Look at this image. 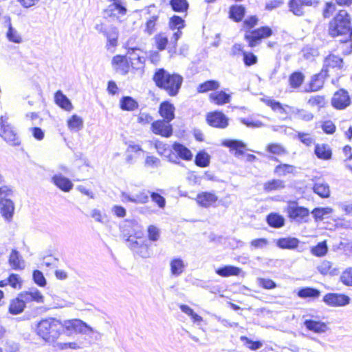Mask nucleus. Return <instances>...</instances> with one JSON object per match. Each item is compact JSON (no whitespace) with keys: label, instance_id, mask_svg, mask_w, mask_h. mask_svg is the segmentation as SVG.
Returning a JSON list of instances; mask_svg holds the SVG:
<instances>
[{"label":"nucleus","instance_id":"79ce46f5","mask_svg":"<svg viewBox=\"0 0 352 352\" xmlns=\"http://www.w3.org/2000/svg\"><path fill=\"white\" fill-rule=\"evenodd\" d=\"M313 190L315 193L323 198L328 197L330 195L329 186L326 183H316L313 187Z\"/></svg>","mask_w":352,"mask_h":352},{"label":"nucleus","instance_id":"2eb2a0df","mask_svg":"<svg viewBox=\"0 0 352 352\" xmlns=\"http://www.w3.org/2000/svg\"><path fill=\"white\" fill-rule=\"evenodd\" d=\"M53 184L64 192H69L74 185L72 182L61 174L54 175L52 178Z\"/></svg>","mask_w":352,"mask_h":352},{"label":"nucleus","instance_id":"7c9ffc66","mask_svg":"<svg viewBox=\"0 0 352 352\" xmlns=\"http://www.w3.org/2000/svg\"><path fill=\"white\" fill-rule=\"evenodd\" d=\"M241 270L233 265H225L216 270V273L222 277H228L230 276H238Z\"/></svg>","mask_w":352,"mask_h":352},{"label":"nucleus","instance_id":"680f3d73","mask_svg":"<svg viewBox=\"0 0 352 352\" xmlns=\"http://www.w3.org/2000/svg\"><path fill=\"white\" fill-rule=\"evenodd\" d=\"M258 284L263 287L264 289H271L276 287V284L274 281L271 279L264 278H258L257 279Z\"/></svg>","mask_w":352,"mask_h":352},{"label":"nucleus","instance_id":"423d86ee","mask_svg":"<svg viewBox=\"0 0 352 352\" xmlns=\"http://www.w3.org/2000/svg\"><path fill=\"white\" fill-rule=\"evenodd\" d=\"M206 120L208 124L212 127L225 129L228 126V118L221 111H214L208 113Z\"/></svg>","mask_w":352,"mask_h":352},{"label":"nucleus","instance_id":"2f4dec72","mask_svg":"<svg viewBox=\"0 0 352 352\" xmlns=\"http://www.w3.org/2000/svg\"><path fill=\"white\" fill-rule=\"evenodd\" d=\"M170 272L173 276L181 275L186 267L184 261L180 258H175L170 263Z\"/></svg>","mask_w":352,"mask_h":352},{"label":"nucleus","instance_id":"a18cd8bd","mask_svg":"<svg viewBox=\"0 0 352 352\" xmlns=\"http://www.w3.org/2000/svg\"><path fill=\"white\" fill-rule=\"evenodd\" d=\"M170 5L175 12H184L188 8V3L186 0H170Z\"/></svg>","mask_w":352,"mask_h":352},{"label":"nucleus","instance_id":"4c0bfd02","mask_svg":"<svg viewBox=\"0 0 352 352\" xmlns=\"http://www.w3.org/2000/svg\"><path fill=\"white\" fill-rule=\"evenodd\" d=\"M245 12V8L241 5L232 6L230 8V17L236 22L241 21Z\"/></svg>","mask_w":352,"mask_h":352},{"label":"nucleus","instance_id":"bb28decb","mask_svg":"<svg viewBox=\"0 0 352 352\" xmlns=\"http://www.w3.org/2000/svg\"><path fill=\"white\" fill-rule=\"evenodd\" d=\"M299 242L295 237H284L278 239L276 245L281 249H295L298 246Z\"/></svg>","mask_w":352,"mask_h":352},{"label":"nucleus","instance_id":"5701e85b","mask_svg":"<svg viewBox=\"0 0 352 352\" xmlns=\"http://www.w3.org/2000/svg\"><path fill=\"white\" fill-rule=\"evenodd\" d=\"M218 199L217 196H216L214 193L204 192L200 193L197 197V203L203 206V207H209L214 203H215Z\"/></svg>","mask_w":352,"mask_h":352},{"label":"nucleus","instance_id":"6e6552de","mask_svg":"<svg viewBox=\"0 0 352 352\" xmlns=\"http://www.w3.org/2000/svg\"><path fill=\"white\" fill-rule=\"evenodd\" d=\"M150 192L142 190L138 193L131 195L125 192H122L121 199L122 202H132L135 204H144L148 201Z\"/></svg>","mask_w":352,"mask_h":352},{"label":"nucleus","instance_id":"39448f33","mask_svg":"<svg viewBox=\"0 0 352 352\" xmlns=\"http://www.w3.org/2000/svg\"><path fill=\"white\" fill-rule=\"evenodd\" d=\"M272 34V30L267 26L261 27L252 31L247 32L245 34V39L248 41L250 47L258 45L261 40L267 38Z\"/></svg>","mask_w":352,"mask_h":352},{"label":"nucleus","instance_id":"a211bd4d","mask_svg":"<svg viewBox=\"0 0 352 352\" xmlns=\"http://www.w3.org/2000/svg\"><path fill=\"white\" fill-rule=\"evenodd\" d=\"M159 113L164 120L170 122L175 118V107L169 102H163L160 106Z\"/></svg>","mask_w":352,"mask_h":352},{"label":"nucleus","instance_id":"ea45409f","mask_svg":"<svg viewBox=\"0 0 352 352\" xmlns=\"http://www.w3.org/2000/svg\"><path fill=\"white\" fill-rule=\"evenodd\" d=\"M315 154L322 160H329L331 157V151L329 146L325 144H316L315 147Z\"/></svg>","mask_w":352,"mask_h":352},{"label":"nucleus","instance_id":"9d476101","mask_svg":"<svg viewBox=\"0 0 352 352\" xmlns=\"http://www.w3.org/2000/svg\"><path fill=\"white\" fill-rule=\"evenodd\" d=\"M323 301L330 306H345L349 303L350 298L344 294L329 293L324 296Z\"/></svg>","mask_w":352,"mask_h":352},{"label":"nucleus","instance_id":"09e8293b","mask_svg":"<svg viewBox=\"0 0 352 352\" xmlns=\"http://www.w3.org/2000/svg\"><path fill=\"white\" fill-rule=\"evenodd\" d=\"M328 250V247L327 245V242L323 241L322 242L318 243L316 246L312 247L311 249V252L313 255L316 256H324Z\"/></svg>","mask_w":352,"mask_h":352},{"label":"nucleus","instance_id":"b1692460","mask_svg":"<svg viewBox=\"0 0 352 352\" xmlns=\"http://www.w3.org/2000/svg\"><path fill=\"white\" fill-rule=\"evenodd\" d=\"M54 101L57 105L65 111H69L73 109L71 101L60 90L55 93Z\"/></svg>","mask_w":352,"mask_h":352},{"label":"nucleus","instance_id":"c9c22d12","mask_svg":"<svg viewBox=\"0 0 352 352\" xmlns=\"http://www.w3.org/2000/svg\"><path fill=\"white\" fill-rule=\"evenodd\" d=\"M266 221L270 226L275 228H280L285 224L283 217L277 213H270L268 214Z\"/></svg>","mask_w":352,"mask_h":352},{"label":"nucleus","instance_id":"6ab92c4d","mask_svg":"<svg viewBox=\"0 0 352 352\" xmlns=\"http://www.w3.org/2000/svg\"><path fill=\"white\" fill-rule=\"evenodd\" d=\"M104 36L107 38V47L109 49L110 47H115L118 45V39L119 32L116 26H108Z\"/></svg>","mask_w":352,"mask_h":352},{"label":"nucleus","instance_id":"58836bf2","mask_svg":"<svg viewBox=\"0 0 352 352\" xmlns=\"http://www.w3.org/2000/svg\"><path fill=\"white\" fill-rule=\"evenodd\" d=\"M309 3H305L304 0H291L289 2V8L294 14L302 16L304 14V6H310Z\"/></svg>","mask_w":352,"mask_h":352},{"label":"nucleus","instance_id":"e2e57ef3","mask_svg":"<svg viewBox=\"0 0 352 352\" xmlns=\"http://www.w3.org/2000/svg\"><path fill=\"white\" fill-rule=\"evenodd\" d=\"M12 195V190L8 186L0 187V202L4 200L11 199L10 197Z\"/></svg>","mask_w":352,"mask_h":352},{"label":"nucleus","instance_id":"473e14b6","mask_svg":"<svg viewBox=\"0 0 352 352\" xmlns=\"http://www.w3.org/2000/svg\"><path fill=\"white\" fill-rule=\"evenodd\" d=\"M173 148L182 160H191L192 157L191 151L183 144L175 142L173 145Z\"/></svg>","mask_w":352,"mask_h":352},{"label":"nucleus","instance_id":"69168bd1","mask_svg":"<svg viewBox=\"0 0 352 352\" xmlns=\"http://www.w3.org/2000/svg\"><path fill=\"white\" fill-rule=\"evenodd\" d=\"M243 61L246 66H251L257 63V57L253 53L243 52Z\"/></svg>","mask_w":352,"mask_h":352},{"label":"nucleus","instance_id":"5fc2aeb1","mask_svg":"<svg viewBox=\"0 0 352 352\" xmlns=\"http://www.w3.org/2000/svg\"><path fill=\"white\" fill-rule=\"evenodd\" d=\"M169 26L172 30H181L184 27V21L182 17L174 15L170 19Z\"/></svg>","mask_w":352,"mask_h":352},{"label":"nucleus","instance_id":"603ef678","mask_svg":"<svg viewBox=\"0 0 352 352\" xmlns=\"http://www.w3.org/2000/svg\"><path fill=\"white\" fill-rule=\"evenodd\" d=\"M332 209L331 208H316L312 211V214L316 221H321L325 215L331 213Z\"/></svg>","mask_w":352,"mask_h":352},{"label":"nucleus","instance_id":"c85d7f7f","mask_svg":"<svg viewBox=\"0 0 352 352\" xmlns=\"http://www.w3.org/2000/svg\"><path fill=\"white\" fill-rule=\"evenodd\" d=\"M291 116L305 122L311 121L314 118V114L305 109L294 107L290 109Z\"/></svg>","mask_w":352,"mask_h":352},{"label":"nucleus","instance_id":"a878e982","mask_svg":"<svg viewBox=\"0 0 352 352\" xmlns=\"http://www.w3.org/2000/svg\"><path fill=\"white\" fill-rule=\"evenodd\" d=\"M297 295L302 299L309 298L314 300L320 296V292L318 289L307 287L300 289L297 292Z\"/></svg>","mask_w":352,"mask_h":352},{"label":"nucleus","instance_id":"37998d69","mask_svg":"<svg viewBox=\"0 0 352 352\" xmlns=\"http://www.w3.org/2000/svg\"><path fill=\"white\" fill-rule=\"evenodd\" d=\"M210 155L205 151H199L195 156V163L199 167H206L210 164Z\"/></svg>","mask_w":352,"mask_h":352},{"label":"nucleus","instance_id":"0e129e2a","mask_svg":"<svg viewBox=\"0 0 352 352\" xmlns=\"http://www.w3.org/2000/svg\"><path fill=\"white\" fill-rule=\"evenodd\" d=\"M7 279L8 284L13 288L20 289L21 287V280L17 274H12Z\"/></svg>","mask_w":352,"mask_h":352},{"label":"nucleus","instance_id":"052dcab7","mask_svg":"<svg viewBox=\"0 0 352 352\" xmlns=\"http://www.w3.org/2000/svg\"><path fill=\"white\" fill-rule=\"evenodd\" d=\"M267 150L273 154L275 155H283L286 153L285 149L279 144H270L267 146Z\"/></svg>","mask_w":352,"mask_h":352},{"label":"nucleus","instance_id":"4468645a","mask_svg":"<svg viewBox=\"0 0 352 352\" xmlns=\"http://www.w3.org/2000/svg\"><path fill=\"white\" fill-rule=\"evenodd\" d=\"M303 324L309 331L316 333H323L329 329L327 324L320 320L307 319Z\"/></svg>","mask_w":352,"mask_h":352},{"label":"nucleus","instance_id":"e433bc0d","mask_svg":"<svg viewBox=\"0 0 352 352\" xmlns=\"http://www.w3.org/2000/svg\"><path fill=\"white\" fill-rule=\"evenodd\" d=\"M25 307L24 303L18 295L16 298L10 301L9 312L12 315H17L22 313Z\"/></svg>","mask_w":352,"mask_h":352},{"label":"nucleus","instance_id":"f8f14e48","mask_svg":"<svg viewBox=\"0 0 352 352\" xmlns=\"http://www.w3.org/2000/svg\"><path fill=\"white\" fill-rule=\"evenodd\" d=\"M14 210V204L12 199L0 202V214L6 222L10 223L12 221Z\"/></svg>","mask_w":352,"mask_h":352},{"label":"nucleus","instance_id":"774afa93","mask_svg":"<svg viewBox=\"0 0 352 352\" xmlns=\"http://www.w3.org/2000/svg\"><path fill=\"white\" fill-rule=\"evenodd\" d=\"M151 198L152 201L157 204L160 208H163L166 205V199L164 197L157 192H151Z\"/></svg>","mask_w":352,"mask_h":352},{"label":"nucleus","instance_id":"4d7b16f0","mask_svg":"<svg viewBox=\"0 0 352 352\" xmlns=\"http://www.w3.org/2000/svg\"><path fill=\"white\" fill-rule=\"evenodd\" d=\"M34 282L39 287H45L47 284L45 278L43 274L39 270H34L33 272Z\"/></svg>","mask_w":352,"mask_h":352},{"label":"nucleus","instance_id":"412c9836","mask_svg":"<svg viewBox=\"0 0 352 352\" xmlns=\"http://www.w3.org/2000/svg\"><path fill=\"white\" fill-rule=\"evenodd\" d=\"M328 76L325 70L321 72L312 77L309 84V89L307 91H316L321 89L324 84V78Z\"/></svg>","mask_w":352,"mask_h":352},{"label":"nucleus","instance_id":"c03bdc74","mask_svg":"<svg viewBox=\"0 0 352 352\" xmlns=\"http://www.w3.org/2000/svg\"><path fill=\"white\" fill-rule=\"evenodd\" d=\"M69 129L78 131L83 127L82 119L77 115H73L67 121Z\"/></svg>","mask_w":352,"mask_h":352},{"label":"nucleus","instance_id":"13d9d810","mask_svg":"<svg viewBox=\"0 0 352 352\" xmlns=\"http://www.w3.org/2000/svg\"><path fill=\"white\" fill-rule=\"evenodd\" d=\"M241 122L250 128H261L265 126L262 122L252 118H241Z\"/></svg>","mask_w":352,"mask_h":352},{"label":"nucleus","instance_id":"cd10ccee","mask_svg":"<svg viewBox=\"0 0 352 352\" xmlns=\"http://www.w3.org/2000/svg\"><path fill=\"white\" fill-rule=\"evenodd\" d=\"M6 21L8 22V28L6 32V38L10 42L14 43H21L23 41L22 37L18 31L12 26L10 18L9 16L6 18Z\"/></svg>","mask_w":352,"mask_h":352},{"label":"nucleus","instance_id":"0eeeda50","mask_svg":"<svg viewBox=\"0 0 352 352\" xmlns=\"http://www.w3.org/2000/svg\"><path fill=\"white\" fill-rule=\"evenodd\" d=\"M151 131L153 133L165 138H169L173 134V127L170 122L159 120L151 124Z\"/></svg>","mask_w":352,"mask_h":352},{"label":"nucleus","instance_id":"49530a36","mask_svg":"<svg viewBox=\"0 0 352 352\" xmlns=\"http://www.w3.org/2000/svg\"><path fill=\"white\" fill-rule=\"evenodd\" d=\"M305 76L300 72H295L289 76V84L293 88L299 87L303 82Z\"/></svg>","mask_w":352,"mask_h":352},{"label":"nucleus","instance_id":"393cba45","mask_svg":"<svg viewBox=\"0 0 352 352\" xmlns=\"http://www.w3.org/2000/svg\"><path fill=\"white\" fill-rule=\"evenodd\" d=\"M9 263L15 270H23L25 267L24 261L16 250H12L9 257Z\"/></svg>","mask_w":352,"mask_h":352},{"label":"nucleus","instance_id":"9b49d317","mask_svg":"<svg viewBox=\"0 0 352 352\" xmlns=\"http://www.w3.org/2000/svg\"><path fill=\"white\" fill-rule=\"evenodd\" d=\"M288 216L290 219L298 222L307 221L309 216V210L305 207L298 206H290L287 208Z\"/></svg>","mask_w":352,"mask_h":352},{"label":"nucleus","instance_id":"3c124183","mask_svg":"<svg viewBox=\"0 0 352 352\" xmlns=\"http://www.w3.org/2000/svg\"><path fill=\"white\" fill-rule=\"evenodd\" d=\"M294 170V166L287 164H281L276 166L274 173L278 175H286L287 174L292 173Z\"/></svg>","mask_w":352,"mask_h":352},{"label":"nucleus","instance_id":"dca6fc26","mask_svg":"<svg viewBox=\"0 0 352 352\" xmlns=\"http://www.w3.org/2000/svg\"><path fill=\"white\" fill-rule=\"evenodd\" d=\"M342 63L343 61L340 57L334 54H329L324 60L323 67L322 70H325L327 74H328L330 69H340L342 67Z\"/></svg>","mask_w":352,"mask_h":352},{"label":"nucleus","instance_id":"864d4df0","mask_svg":"<svg viewBox=\"0 0 352 352\" xmlns=\"http://www.w3.org/2000/svg\"><path fill=\"white\" fill-rule=\"evenodd\" d=\"M307 103L311 107H317L318 109L323 107L326 104V100L324 97L322 96H311L309 100Z\"/></svg>","mask_w":352,"mask_h":352},{"label":"nucleus","instance_id":"de8ad7c7","mask_svg":"<svg viewBox=\"0 0 352 352\" xmlns=\"http://www.w3.org/2000/svg\"><path fill=\"white\" fill-rule=\"evenodd\" d=\"M159 16L157 15L151 16L146 22L144 32L151 35L156 31Z\"/></svg>","mask_w":352,"mask_h":352},{"label":"nucleus","instance_id":"4be33fe9","mask_svg":"<svg viewBox=\"0 0 352 352\" xmlns=\"http://www.w3.org/2000/svg\"><path fill=\"white\" fill-rule=\"evenodd\" d=\"M112 65L118 72L122 74H126L129 72V64L124 56H115L112 59Z\"/></svg>","mask_w":352,"mask_h":352},{"label":"nucleus","instance_id":"f03ea898","mask_svg":"<svg viewBox=\"0 0 352 352\" xmlns=\"http://www.w3.org/2000/svg\"><path fill=\"white\" fill-rule=\"evenodd\" d=\"M153 80L155 85L163 89L170 96H176L183 83V77L176 73H170L163 68L157 69Z\"/></svg>","mask_w":352,"mask_h":352},{"label":"nucleus","instance_id":"72a5a7b5","mask_svg":"<svg viewBox=\"0 0 352 352\" xmlns=\"http://www.w3.org/2000/svg\"><path fill=\"white\" fill-rule=\"evenodd\" d=\"M120 105L124 111H134L139 107L138 102L131 96H123L120 99Z\"/></svg>","mask_w":352,"mask_h":352},{"label":"nucleus","instance_id":"f257e3e1","mask_svg":"<svg viewBox=\"0 0 352 352\" xmlns=\"http://www.w3.org/2000/svg\"><path fill=\"white\" fill-rule=\"evenodd\" d=\"M65 327L76 331L89 335L95 332L94 329L79 319H74L62 323L54 318H47L41 320L36 324V334L48 343H54L64 332Z\"/></svg>","mask_w":352,"mask_h":352},{"label":"nucleus","instance_id":"f3484780","mask_svg":"<svg viewBox=\"0 0 352 352\" xmlns=\"http://www.w3.org/2000/svg\"><path fill=\"white\" fill-rule=\"evenodd\" d=\"M136 51H140L137 47H128V54L131 60V65L134 69H139L144 67V57L136 53Z\"/></svg>","mask_w":352,"mask_h":352},{"label":"nucleus","instance_id":"1a4fd4ad","mask_svg":"<svg viewBox=\"0 0 352 352\" xmlns=\"http://www.w3.org/2000/svg\"><path fill=\"white\" fill-rule=\"evenodd\" d=\"M350 103L351 98L348 92L342 89L336 91L331 100L332 105L338 109H345Z\"/></svg>","mask_w":352,"mask_h":352},{"label":"nucleus","instance_id":"bf43d9fd","mask_svg":"<svg viewBox=\"0 0 352 352\" xmlns=\"http://www.w3.org/2000/svg\"><path fill=\"white\" fill-rule=\"evenodd\" d=\"M148 236L150 241H157L160 235V232L158 228L153 225H151L148 227Z\"/></svg>","mask_w":352,"mask_h":352},{"label":"nucleus","instance_id":"aec40b11","mask_svg":"<svg viewBox=\"0 0 352 352\" xmlns=\"http://www.w3.org/2000/svg\"><path fill=\"white\" fill-rule=\"evenodd\" d=\"M209 100L215 104L223 105L230 102L231 96L223 91H219L211 93L209 95Z\"/></svg>","mask_w":352,"mask_h":352},{"label":"nucleus","instance_id":"20e7f679","mask_svg":"<svg viewBox=\"0 0 352 352\" xmlns=\"http://www.w3.org/2000/svg\"><path fill=\"white\" fill-rule=\"evenodd\" d=\"M0 136L9 144L16 146L20 141L13 126L8 122L6 116L0 117Z\"/></svg>","mask_w":352,"mask_h":352},{"label":"nucleus","instance_id":"7ed1b4c3","mask_svg":"<svg viewBox=\"0 0 352 352\" xmlns=\"http://www.w3.org/2000/svg\"><path fill=\"white\" fill-rule=\"evenodd\" d=\"M329 34L332 37L342 36V38L340 39L342 43L351 40L352 37V24L350 16L346 10H340L329 22Z\"/></svg>","mask_w":352,"mask_h":352},{"label":"nucleus","instance_id":"ddd939ff","mask_svg":"<svg viewBox=\"0 0 352 352\" xmlns=\"http://www.w3.org/2000/svg\"><path fill=\"white\" fill-rule=\"evenodd\" d=\"M222 145L230 148V151H234V156L239 157L244 154L243 149L245 148V144L238 140H224Z\"/></svg>","mask_w":352,"mask_h":352},{"label":"nucleus","instance_id":"c756f323","mask_svg":"<svg viewBox=\"0 0 352 352\" xmlns=\"http://www.w3.org/2000/svg\"><path fill=\"white\" fill-rule=\"evenodd\" d=\"M318 271L322 275H337L338 272V270L333 267V264L327 260L322 261L318 266Z\"/></svg>","mask_w":352,"mask_h":352},{"label":"nucleus","instance_id":"6e6d98bb","mask_svg":"<svg viewBox=\"0 0 352 352\" xmlns=\"http://www.w3.org/2000/svg\"><path fill=\"white\" fill-rule=\"evenodd\" d=\"M154 39L157 48L159 50L162 51L166 48L168 43V38L166 36L162 34H159L155 36Z\"/></svg>","mask_w":352,"mask_h":352},{"label":"nucleus","instance_id":"a19ab883","mask_svg":"<svg viewBox=\"0 0 352 352\" xmlns=\"http://www.w3.org/2000/svg\"><path fill=\"white\" fill-rule=\"evenodd\" d=\"M285 187V182L280 179H272L265 182L263 185V188L266 192L283 189Z\"/></svg>","mask_w":352,"mask_h":352},{"label":"nucleus","instance_id":"338daca9","mask_svg":"<svg viewBox=\"0 0 352 352\" xmlns=\"http://www.w3.org/2000/svg\"><path fill=\"white\" fill-rule=\"evenodd\" d=\"M342 283L348 286H352V268L345 270L340 276Z\"/></svg>","mask_w":352,"mask_h":352},{"label":"nucleus","instance_id":"f704fd0d","mask_svg":"<svg viewBox=\"0 0 352 352\" xmlns=\"http://www.w3.org/2000/svg\"><path fill=\"white\" fill-rule=\"evenodd\" d=\"M220 87V83L215 80H207L198 85L197 91L199 93H206L209 91H216Z\"/></svg>","mask_w":352,"mask_h":352},{"label":"nucleus","instance_id":"8fccbe9b","mask_svg":"<svg viewBox=\"0 0 352 352\" xmlns=\"http://www.w3.org/2000/svg\"><path fill=\"white\" fill-rule=\"evenodd\" d=\"M108 10L111 12V14L116 15V14H120V15H124L126 12V8L123 6L120 2L116 1V0L114 2L109 6Z\"/></svg>","mask_w":352,"mask_h":352}]
</instances>
